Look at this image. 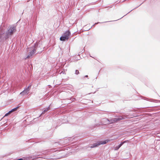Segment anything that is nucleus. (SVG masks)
Returning a JSON list of instances; mask_svg holds the SVG:
<instances>
[{
	"label": "nucleus",
	"instance_id": "0eeeda50",
	"mask_svg": "<svg viewBox=\"0 0 160 160\" xmlns=\"http://www.w3.org/2000/svg\"><path fill=\"white\" fill-rule=\"evenodd\" d=\"M34 50L33 49V50H32V51L30 52L28 55L27 56V58H30L32 56L33 54H34Z\"/></svg>",
	"mask_w": 160,
	"mask_h": 160
},
{
	"label": "nucleus",
	"instance_id": "39448f33",
	"mask_svg": "<svg viewBox=\"0 0 160 160\" xmlns=\"http://www.w3.org/2000/svg\"><path fill=\"white\" fill-rule=\"evenodd\" d=\"M31 86H28V87H27L25 89L24 91L21 92L20 93V94L22 95H25V94H28V92L29 91L31 88Z\"/></svg>",
	"mask_w": 160,
	"mask_h": 160
},
{
	"label": "nucleus",
	"instance_id": "6e6552de",
	"mask_svg": "<svg viewBox=\"0 0 160 160\" xmlns=\"http://www.w3.org/2000/svg\"><path fill=\"white\" fill-rule=\"evenodd\" d=\"M126 141H124L123 142H121L118 146H117L115 147V150H117L125 142H126Z\"/></svg>",
	"mask_w": 160,
	"mask_h": 160
},
{
	"label": "nucleus",
	"instance_id": "9d476101",
	"mask_svg": "<svg viewBox=\"0 0 160 160\" xmlns=\"http://www.w3.org/2000/svg\"><path fill=\"white\" fill-rule=\"evenodd\" d=\"M79 72L78 70H76L75 71L76 74H79Z\"/></svg>",
	"mask_w": 160,
	"mask_h": 160
},
{
	"label": "nucleus",
	"instance_id": "20e7f679",
	"mask_svg": "<svg viewBox=\"0 0 160 160\" xmlns=\"http://www.w3.org/2000/svg\"><path fill=\"white\" fill-rule=\"evenodd\" d=\"M125 118H124L123 117H120L118 118H114L111 120V123H113L116 122L118 121L124 119Z\"/></svg>",
	"mask_w": 160,
	"mask_h": 160
},
{
	"label": "nucleus",
	"instance_id": "7ed1b4c3",
	"mask_svg": "<svg viewBox=\"0 0 160 160\" xmlns=\"http://www.w3.org/2000/svg\"><path fill=\"white\" fill-rule=\"evenodd\" d=\"M109 140H106L103 141H101L98 142L96 143L93 144L92 146H90L91 148H93L97 147L101 144H104L107 143Z\"/></svg>",
	"mask_w": 160,
	"mask_h": 160
},
{
	"label": "nucleus",
	"instance_id": "1a4fd4ad",
	"mask_svg": "<svg viewBox=\"0 0 160 160\" xmlns=\"http://www.w3.org/2000/svg\"><path fill=\"white\" fill-rule=\"evenodd\" d=\"M49 110V109L48 108H46L45 110L43 112H42V114H43L45 112H47V111H48Z\"/></svg>",
	"mask_w": 160,
	"mask_h": 160
},
{
	"label": "nucleus",
	"instance_id": "9b49d317",
	"mask_svg": "<svg viewBox=\"0 0 160 160\" xmlns=\"http://www.w3.org/2000/svg\"><path fill=\"white\" fill-rule=\"evenodd\" d=\"M85 77H88V75H86Z\"/></svg>",
	"mask_w": 160,
	"mask_h": 160
},
{
	"label": "nucleus",
	"instance_id": "423d86ee",
	"mask_svg": "<svg viewBox=\"0 0 160 160\" xmlns=\"http://www.w3.org/2000/svg\"><path fill=\"white\" fill-rule=\"evenodd\" d=\"M18 108V107H16V108H13V109H12L11 111H9L8 112V113H6L5 114V116H7L8 115H9L10 113H11L15 111H16L17 110V109Z\"/></svg>",
	"mask_w": 160,
	"mask_h": 160
},
{
	"label": "nucleus",
	"instance_id": "f257e3e1",
	"mask_svg": "<svg viewBox=\"0 0 160 160\" xmlns=\"http://www.w3.org/2000/svg\"><path fill=\"white\" fill-rule=\"evenodd\" d=\"M70 34V32L69 31H66L60 38V40L62 41L68 40Z\"/></svg>",
	"mask_w": 160,
	"mask_h": 160
},
{
	"label": "nucleus",
	"instance_id": "f03ea898",
	"mask_svg": "<svg viewBox=\"0 0 160 160\" xmlns=\"http://www.w3.org/2000/svg\"><path fill=\"white\" fill-rule=\"evenodd\" d=\"M16 31L15 27H11L8 29V32L7 33V35L6 37V39L8 38L9 37L12 35L13 32H15Z\"/></svg>",
	"mask_w": 160,
	"mask_h": 160
}]
</instances>
